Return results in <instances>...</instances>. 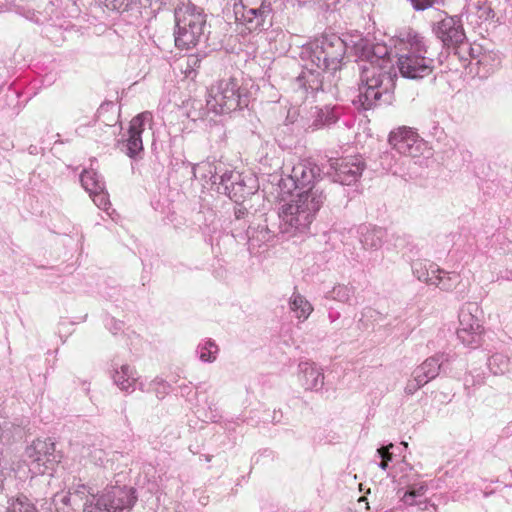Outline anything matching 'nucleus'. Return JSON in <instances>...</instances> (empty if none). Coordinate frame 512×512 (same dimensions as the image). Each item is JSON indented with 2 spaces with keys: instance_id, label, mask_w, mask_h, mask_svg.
Listing matches in <instances>:
<instances>
[{
  "instance_id": "obj_1",
  "label": "nucleus",
  "mask_w": 512,
  "mask_h": 512,
  "mask_svg": "<svg viewBox=\"0 0 512 512\" xmlns=\"http://www.w3.org/2000/svg\"><path fill=\"white\" fill-rule=\"evenodd\" d=\"M321 173V168L310 158L302 159L293 166L290 177L295 185L309 189L299 193L281 208L280 218L291 229H308L322 207L326 197L323 191L314 188V183L321 178Z\"/></svg>"
},
{
  "instance_id": "obj_2",
  "label": "nucleus",
  "mask_w": 512,
  "mask_h": 512,
  "mask_svg": "<svg viewBox=\"0 0 512 512\" xmlns=\"http://www.w3.org/2000/svg\"><path fill=\"white\" fill-rule=\"evenodd\" d=\"M206 105L209 111L217 115L230 114L248 107L249 93L236 78H224L211 85Z\"/></svg>"
},
{
  "instance_id": "obj_3",
  "label": "nucleus",
  "mask_w": 512,
  "mask_h": 512,
  "mask_svg": "<svg viewBox=\"0 0 512 512\" xmlns=\"http://www.w3.org/2000/svg\"><path fill=\"white\" fill-rule=\"evenodd\" d=\"M175 45L188 50L197 45L204 33L206 15L190 1L181 2L175 9Z\"/></svg>"
},
{
  "instance_id": "obj_4",
  "label": "nucleus",
  "mask_w": 512,
  "mask_h": 512,
  "mask_svg": "<svg viewBox=\"0 0 512 512\" xmlns=\"http://www.w3.org/2000/svg\"><path fill=\"white\" fill-rule=\"evenodd\" d=\"M426 48L422 41L415 40L410 48L398 56L397 66L405 78L421 79L429 76L434 69L433 59L425 56Z\"/></svg>"
},
{
  "instance_id": "obj_5",
  "label": "nucleus",
  "mask_w": 512,
  "mask_h": 512,
  "mask_svg": "<svg viewBox=\"0 0 512 512\" xmlns=\"http://www.w3.org/2000/svg\"><path fill=\"white\" fill-rule=\"evenodd\" d=\"M28 457L33 470L40 475H52L62 459L51 439H36L33 441L28 448Z\"/></svg>"
},
{
  "instance_id": "obj_6",
  "label": "nucleus",
  "mask_w": 512,
  "mask_h": 512,
  "mask_svg": "<svg viewBox=\"0 0 512 512\" xmlns=\"http://www.w3.org/2000/svg\"><path fill=\"white\" fill-rule=\"evenodd\" d=\"M361 81L358 99L355 102L359 103L364 110H369L377 104L382 96L381 73L374 68H364Z\"/></svg>"
},
{
  "instance_id": "obj_7",
  "label": "nucleus",
  "mask_w": 512,
  "mask_h": 512,
  "mask_svg": "<svg viewBox=\"0 0 512 512\" xmlns=\"http://www.w3.org/2000/svg\"><path fill=\"white\" fill-rule=\"evenodd\" d=\"M329 163L330 169L333 171L329 174L335 182L343 185L355 183L364 170V162L360 156L333 158Z\"/></svg>"
},
{
  "instance_id": "obj_8",
  "label": "nucleus",
  "mask_w": 512,
  "mask_h": 512,
  "mask_svg": "<svg viewBox=\"0 0 512 512\" xmlns=\"http://www.w3.org/2000/svg\"><path fill=\"white\" fill-rule=\"evenodd\" d=\"M388 141L399 153L411 157L419 156L425 145L418 133L406 126L391 131Z\"/></svg>"
},
{
  "instance_id": "obj_9",
  "label": "nucleus",
  "mask_w": 512,
  "mask_h": 512,
  "mask_svg": "<svg viewBox=\"0 0 512 512\" xmlns=\"http://www.w3.org/2000/svg\"><path fill=\"white\" fill-rule=\"evenodd\" d=\"M435 33L446 47H459L466 40L461 20L453 16H446L439 21Z\"/></svg>"
},
{
  "instance_id": "obj_10",
  "label": "nucleus",
  "mask_w": 512,
  "mask_h": 512,
  "mask_svg": "<svg viewBox=\"0 0 512 512\" xmlns=\"http://www.w3.org/2000/svg\"><path fill=\"white\" fill-rule=\"evenodd\" d=\"M152 122L150 112H142L133 117L129 124L128 138L125 141L126 154L133 158L143 151L142 133L146 123Z\"/></svg>"
},
{
  "instance_id": "obj_11",
  "label": "nucleus",
  "mask_w": 512,
  "mask_h": 512,
  "mask_svg": "<svg viewBox=\"0 0 512 512\" xmlns=\"http://www.w3.org/2000/svg\"><path fill=\"white\" fill-rule=\"evenodd\" d=\"M414 273L419 280L430 285H435L442 290H450L453 287L449 273L440 269L434 263H416Z\"/></svg>"
},
{
  "instance_id": "obj_12",
  "label": "nucleus",
  "mask_w": 512,
  "mask_h": 512,
  "mask_svg": "<svg viewBox=\"0 0 512 512\" xmlns=\"http://www.w3.org/2000/svg\"><path fill=\"white\" fill-rule=\"evenodd\" d=\"M241 10H236L247 23L255 22L260 25L265 18L271 13L270 3L266 0H239Z\"/></svg>"
},
{
  "instance_id": "obj_13",
  "label": "nucleus",
  "mask_w": 512,
  "mask_h": 512,
  "mask_svg": "<svg viewBox=\"0 0 512 512\" xmlns=\"http://www.w3.org/2000/svg\"><path fill=\"white\" fill-rule=\"evenodd\" d=\"M323 380V373L314 363L300 364V381L305 389H315L323 384Z\"/></svg>"
},
{
  "instance_id": "obj_14",
  "label": "nucleus",
  "mask_w": 512,
  "mask_h": 512,
  "mask_svg": "<svg viewBox=\"0 0 512 512\" xmlns=\"http://www.w3.org/2000/svg\"><path fill=\"white\" fill-rule=\"evenodd\" d=\"M289 305L299 320H306L313 311L312 305L299 293L292 294Z\"/></svg>"
},
{
  "instance_id": "obj_15",
  "label": "nucleus",
  "mask_w": 512,
  "mask_h": 512,
  "mask_svg": "<svg viewBox=\"0 0 512 512\" xmlns=\"http://www.w3.org/2000/svg\"><path fill=\"white\" fill-rule=\"evenodd\" d=\"M115 494L116 493L113 491L101 496L96 503L97 508L107 512H117L133 505L131 502L125 504L121 499L115 501L112 499Z\"/></svg>"
},
{
  "instance_id": "obj_16",
  "label": "nucleus",
  "mask_w": 512,
  "mask_h": 512,
  "mask_svg": "<svg viewBox=\"0 0 512 512\" xmlns=\"http://www.w3.org/2000/svg\"><path fill=\"white\" fill-rule=\"evenodd\" d=\"M82 186L90 194L99 191L104 187V183L101 181L98 173L94 170H84L80 177Z\"/></svg>"
},
{
  "instance_id": "obj_17",
  "label": "nucleus",
  "mask_w": 512,
  "mask_h": 512,
  "mask_svg": "<svg viewBox=\"0 0 512 512\" xmlns=\"http://www.w3.org/2000/svg\"><path fill=\"white\" fill-rule=\"evenodd\" d=\"M440 365L438 360L435 358H429L425 360L414 372L418 375V377H425L427 379V383L435 378L438 374Z\"/></svg>"
},
{
  "instance_id": "obj_18",
  "label": "nucleus",
  "mask_w": 512,
  "mask_h": 512,
  "mask_svg": "<svg viewBox=\"0 0 512 512\" xmlns=\"http://www.w3.org/2000/svg\"><path fill=\"white\" fill-rule=\"evenodd\" d=\"M7 512H37L35 505L24 495L9 501Z\"/></svg>"
},
{
  "instance_id": "obj_19",
  "label": "nucleus",
  "mask_w": 512,
  "mask_h": 512,
  "mask_svg": "<svg viewBox=\"0 0 512 512\" xmlns=\"http://www.w3.org/2000/svg\"><path fill=\"white\" fill-rule=\"evenodd\" d=\"M386 55H388V51L384 45L377 44L373 46V55L368 57V60L371 64L370 69H376V66L381 67L382 64L380 62L385 61Z\"/></svg>"
},
{
  "instance_id": "obj_20",
  "label": "nucleus",
  "mask_w": 512,
  "mask_h": 512,
  "mask_svg": "<svg viewBox=\"0 0 512 512\" xmlns=\"http://www.w3.org/2000/svg\"><path fill=\"white\" fill-rule=\"evenodd\" d=\"M89 195L97 207L102 210H108L110 207V201L104 187L99 189V191H95V193H90Z\"/></svg>"
},
{
  "instance_id": "obj_21",
  "label": "nucleus",
  "mask_w": 512,
  "mask_h": 512,
  "mask_svg": "<svg viewBox=\"0 0 512 512\" xmlns=\"http://www.w3.org/2000/svg\"><path fill=\"white\" fill-rule=\"evenodd\" d=\"M130 368L128 366H122L120 371H116L115 382L122 390H128L132 384L133 379L125 378L128 375Z\"/></svg>"
},
{
  "instance_id": "obj_22",
  "label": "nucleus",
  "mask_w": 512,
  "mask_h": 512,
  "mask_svg": "<svg viewBox=\"0 0 512 512\" xmlns=\"http://www.w3.org/2000/svg\"><path fill=\"white\" fill-rule=\"evenodd\" d=\"M217 351V346L213 342L208 341L206 345L201 349L200 359L204 362H212L216 359Z\"/></svg>"
},
{
  "instance_id": "obj_23",
  "label": "nucleus",
  "mask_w": 512,
  "mask_h": 512,
  "mask_svg": "<svg viewBox=\"0 0 512 512\" xmlns=\"http://www.w3.org/2000/svg\"><path fill=\"white\" fill-rule=\"evenodd\" d=\"M426 383H427V379H425V377L420 378L414 372V378L412 380L408 381L405 391L407 392V394H413L415 391H417L421 386L425 385Z\"/></svg>"
},
{
  "instance_id": "obj_24",
  "label": "nucleus",
  "mask_w": 512,
  "mask_h": 512,
  "mask_svg": "<svg viewBox=\"0 0 512 512\" xmlns=\"http://www.w3.org/2000/svg\"><path fill=\"white\" fill-rule=\"evenodd\" d=\"M393 445L390 444L389 446H384L378 449V452L382 458V461L380 463V467L385 470L388 466V462L392 459V454L389 452V448Z\"/></svg>"
},
{
  "instance_id": "obj_25",
  "label": "nucleus",
  "mask_w": 512,
  "mask_h": 512,
  "mask_svg": "<svg viewBox=\"0 0 512 512\" xmlns=\"http://www.w3.org/2000/svg\"><path fill=\"white\" fill-rule=\"evenodd\" d=\"M416 10H425L433 6L438 0H410Z\"/></svg>"
},
{
  "instance_id": "obj_26",
  "label": "nucleus",
  "mask_w": 512,
  "mask_h": 512,
  "mask_svg": "<svg viewBox=\"0 0 512 512\" xmlns=\"http://www.w3.org/2000/svg\"><path fill=\"white\" fill-rule=\"evenodd\" d=\"M423 495V488H419L417 490L413 489V490H410L408 492H406L403 496V501L406 503V504H409V505H412L413 504V501L412 499L416 496H421Z\"/></svg>"
},
{
  "instance_id": "obj_27",
  "label": "nucleus",
  "mask_w": 512,
  "mask_h": 512,
  "mask_svg": "<svg viewBox=\"0 0 512 512\" xmlns=\"http://www.w3.org/2000/svg\"><path fill=\"white\" fill-rule=\"evenodd\" d=\"M458 334V337L463 341V342H467L468 344H472L474 342H476L475 340V335L472 334L471 335V339H467L466 336H469V333L468 331L465 329V328H461L458 330L457 332Z\"/></svg>"
},
{
  "instance_id": "obj_28",
  "label": "nucleus",
  "mask_w": 512,
  "mask_h": 512,
  "mask_svg": "<svg viewBox=\"0 0 512 512\" xmlns=\"http://www.w3.org/2000/svg\"><path fill=\"white\" fill-rule=\"evenodd\" d=\"M320 43H321V48L323 50V53H324V60L327 61L329 58H332V55H330L327 51H326V48L328 46H332V42H330L328 40L327 37H322L321 40H320Z\"/></svg>"
},
{
  "instance_id": "obj_29",
  "label": "nucleus",
  "mask_w": 512,
  "mask_h": 512,
  "mask_svg": "<svg viewBox=\"0 0 512 512\" xmlns=\"http://www.w3.org/2000/svg\"><path fill=\"white\" fill-rule=\"evenodd\" d=\"M83 512H92V511L90 510V506H87V505L85 504V506H84V508H83Z\"/></svg>"
},
{
  "instance_id": "obj_30",
  "label": "nucleus",
  "mask_w": 512,
  "mask_h": 512,
  "mask_svg": "<svg viewBox=\"0 0 512 512\" xmlns=\"http://www.w3.org/2000/svg\"><path fill=\"white\" fill-rule=\"evenodd\" d=\"M365 500H366L365 496H362V497H360V499H359V501H365Z\"/></svg>"
}]
</instances>
